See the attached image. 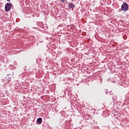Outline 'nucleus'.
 <instances>
[{
  "instance_id": "9b49d317",
  "label": "nucleus",
  "mask_w": 129,
  "mask_h": 129,
  "mask_svg": "<svg viewBox=\"0 0 129 129\" xmlns=\"http://www.w3.org/2000/svg\"><path fill=\"white\" fill-rule=\"evenodd\" d=\"M33 29H36V27H33Z\"/></svg>"
},
{
  "instance_id": "f8f14e48",
  "label": "nucleus",
  "mask_w": 129,
  "mask_h": 129,
  "mask_svg": "<svg viewBox=\"0 0 129 129\" xmlns=\"http://www.w3.org/2000/svg\"><path fill=\"white\" fill-rule=\"evenodd\" d=\"M36 25L38 26V24H36Z\"/></svg>"
},
{
  "instance_id": "1a4fd4ad",
  "label": "nucleus",
  "mask_w": 129,
  "mask_h": 129,
  "mask_svg": "<svg viewBox=\"0 0 129 129\" xmlns=\"http://www.w3.org/2000/svg\"><path fill=\"white\" fill-rule=\"evenodd\" d=\"M3 61H4V60H3V59H2V58H1V57H0V62H3Z\"/></svg>"
},
{
  "instance_id": "0eeeda50",
  "label": "nucleus",
  "mask_w": 129,
  "mask_h": 129,
  "mask_svg": "<svg viewBox=\"0 0 129 129\" xmlns=\"http://www.w3.org/2000/svg\"><path fill=\"white\" fill-rule=\"evenodd\" d=\"M105 92L106 94H107L108 93H109V92H108V91L106 89L105 90Z\"/></svg>"
},
{
  "instance_id": "7ed1b4c3",
  "label": "nucleus",
  "mask_w": 129,
  "mask_h": 129,
  "mask_svg": "<svg viewBox=\"0 0 129 129\" xmlns=\"http://www.w3.org/2000/svg\"><path fill=\"white\" fill-rule=\"evenodd\" d=\"M89 123H90L91 125H93V126H96V121H95L93 119H90L89 120Z\"/></svg>"
},
{
  "instance_id": "20e7f679",
  "label": "nucleus",
  "mask_w": 129,
  "mask_h": 129,
  "mask_svg": "<svg viewBox=\"0 0 129 129\" xmlns=\"http://www.w3.org/2000/svg\"><path fill=\"white\" fill-rule=\"evenodd\" d=\"M68 7L70 9H74L75 8V5L73 3H70L68 5Z\"/></svg>"
},
{
  "instance_id": "6e6552de",
  "label": "nucleus",
  "mask_w": 129,
  "mask_h": 129,
  "mask_svg": "<svg viewBox=\"0 0 129 129\" xmlns=\"http://www.w3.org/2000/svg\"><path fill=\"white\" fill-rule=\"evenodd\" d=\"M66 1H67V0H60V1L61 3H65Z\"/></svg>"
},
{
  "instance_id": "f257e3e1",
  "label": "nucleus",
  "mask_w": 129,
  "mask_h": 129,
  "mask_svg": "<svg viewBox=\"0 0 129 129\" xmlns=\"http://www.w3.org/2000/svg\"><path fill=\"white\" fill-rule=\"evenodd\" d=\"M12 7H13L12 4L7 3L5 7V11L7 12H10V11H11V9H12Z\"/></svg>"
},
{
  "instance_id": "f03ea898",
  "label": "nucleus",
  "mask_w": 129,
  "mask_h": 129,
  "mask_svg": "<svg viewBox=\"0 0 129 129\" xmlns=\"http://www.w3.org/2000/svg\"><path fill=\"white\" fill-rule=\"evenodd\" d=\"M121 11H124V12H127L128 11V5L126 3H123L121 7Z\"/></svg>"
},
{
  "instance_id": "39448f33",
  "label": "nucleus",
  "mask_w": 129,
  "mask_h": 129,
  "mask_svg": "<svg viewBox=\"0 0 129 129\" xmlns=\"http://www.w3.org/2000/svg\"><path fill=\"white\" fill-rule=\"evenodd\" d=\"M42 120L43 119H42V118H38L37 119V124H41V123H42Z\"/></svg>"
},
{
  "instance_id": "9d476101",
  "label": "nucleus",
  "mask_w": 129,
  "mask_h": 129,
  "mask_svg": "<svg viewBox=\"0 0 129 129\" xmlns=\"http://www.w3.org/2000/svg\"><path fill=\"white\" fill-rule=\"evenodd\" d=\"M7 2H9V3H11V1L10 0H7Z\"/></svg>"
},
{
  "instance_id": "423d86ee",
  "label": "nucleus",
  "mask_w": 129,
  "mask_h": 129,
  "mask_svg": "<svg viewBox=\"0 0 129 129\" xmlns=\"http://www.w3.org/2000/svg\"><path fill=\"white\" fill-rule=\"evenodd\" d=\"M6 78H7V80H8V81H11V78H12V75H8L7 77H6Z\"/></svg>"
}]
</instances>
